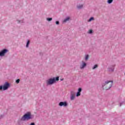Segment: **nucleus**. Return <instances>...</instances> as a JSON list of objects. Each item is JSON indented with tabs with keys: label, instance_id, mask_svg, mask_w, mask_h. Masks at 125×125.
I'll list each match as a JSON object with an SVG mask.
<instances>
[{
	"label": "nucleus",
	"instance_id": "4468645a",
	"mask_svg": "<svg viewBox=\"0 0 125 125\" xmlns=\"http://www.w3.org/2000/svg\"><path fill=\"white\" fill-rule=\"evenodd\" d=\"M29 44H30V41H28L26 44V47H29Z\"/></svg>",
	"mask_w": 125,
	"mask_h": 125
},
{
	"label": "nucleus",
	"instance_id": "9d476101",
	"mask_svg": "<svg viewBox=\"0 0 125 125\" xmlns=\"http://www.w3.org/2000/svg\"><path fill=\"white\" fill-rule=\"evenodd\" d=\"M77 7L79 9H81V8H83V5H79L77 6Z\"/></svg>",
	"mask_w": 125,
	"mask_h": 125
},
{
	"label": "nucleus",
	"instance_id": "9b49d317",
	"mask_svg": "<svg viewBox=\"0 0 125 125\" xmlns=\"http://www.w3.org/2000/svg\"><path fill=\"white\" fill-rule=\"evenodd\" d=\"M98 65L95 64V65H94L92 69L93 70H94L95 69H96V68H98Z\"/></svg>",
	"mask_w": 125,
	"mask_h": 125
},
{
	"label": "nucleus",
	"instance_id": "2eb2a0df",
	"mask_svg": "<svg viewBox=\"0 0 125 125\" xmlns=\"http://www.w3.org/2000/svg\"><path fill=\"white\" fill-rule=\"evenodd\" d=\"M92 20H94V19L93 18V17H92L89 19V22H90V21H92Z\"/></svg>",
	"mask_w": 125,
	"mask_h": 125
},
{
	"label": "nucleus",
	"instance_id": "dca6fc26",
	"mask_svg": "<svg viewBox=\"0 0 125 125\" xmlns=\"http://www.w3.org/2000/svg\"><path fill=\"white\" fill-rule=\"evenodd\" d=\"M20 82V79H18L16 81V83H18Z\"/></svg>",
	"mask_w": 125,
	"mask_h": 125
},
{
	"label": "nucleus",
	"instance_id": "f257e3e1",
	"mask_svg": "<svg viewBox=\"0 0 125 125\" xmlns=\"http://www.w3.org/2000/svg\"><path fill=\"white\" fill-rule=\"evenodd\" d=\"M112 85H113V81H107L103 84V88L107 90L110 89Z\"/></svg>",
	"mask_w": 125,
	"mask_h": 125
},
{
	"label": "nucleus",
	"instance_id": "20e7f679",
	"mask_svg": "<svg viewBox=\"0 0 125 125\" xmlns=\"http://www.w3.org/2000/svg\"><path fill=\"white\" fill-rule=\"evenodd\" d=\"M67 105H68V104L66 102H61L59 103V106H60L61 107H62V106H63V107H66L67 106Z\"/></svg>",
	"mask_w": 125,
	"mask_h": 125
},
{
	"label": "nucleus",
	"instance_id": "6e6552de",
	"mask_svg": "<svg viewBox=\"0 0 125 125\" xmlns=\"http://www.w3.org/2000/svg\"><path fill=\"white\" fill-rule=\"evenodd\" d=\"M69 20H70V17H68L63 21V22L66 23V22L69 21Z\"/></svg>",
	"mask_w": 125,
	"mask_h": 125
},
{
	"label": "nucleus",
	"instance_id": "39448f33",
	"mask_svg": "<svg viewBox=\"0 0 125 125\" xmlns=\"http://www.w3.org/2000/svg\"><path fill=\"white\" fill-rule=\"evenodd\" d=\"M7 52V50L4 49L0 52V56H4L5 53Z\"/></svg>",
	"mask_w": 125,
	"mask_h": 125
},
{
	"label": "nucleus",
	"instance_id": "a211bd4d",
	"mask_svg": "<svg viewBox=\"0 0 125 125\" xmlns=\"http://www.w3.org/2000/svg\"><path fill=\"white\" fill-rule=\"evenodd\" d=\"M78 92H82V88H79L78 89Z\"/></svg>",
	"mask_w": 125,
	"mask_h": 125
},
{
	"label": "nucleus",
	"instance_id": "f03ea898",
	"mask_svg": "<svg viewBox=\"0 0 125 125\" xmlns=\"http://www.w3.org/2000/svg\"><path fill=\"white\" fill-rule=\"evenodd\" d=\"M59 81V77H57L56 78H51L46 81V84L47 85H51L53 84L56 82H58Z\"/></svg>",
	"mask_w": 125,
	"mask_h": 125
},
{
	"label": "nucleus",
	"instance_id": "f3484780",
	"mask_svg": "<svg viewBox=\"0 0 125 125\" xmlns=\"http://www.w3.org/2000/svg\"><path fill=\"white\" fill-rule=\"evenodd\" d=\"M88 55H87L85 58V60H87L88 59Z\"/></svg>",
	"mask_w": 125,
	"mask_h": 125
},
{
	"label": "nucleus",
	"instance_id": "5701e85b",
	"mask_svg": "<svg viewBox=\"0 0 125 125\" xmlns=\"http://www.w3.org/2000/svg\"><path fill=\"white\" fill-rule=\"evenodd\" d=\"M2 89V86H0V90H1Z\"/></svg>",
	"mask_w": 125,
	"mask_h": 125
},
{
	"label": "nucleus",
	"instance_id": "4be33fe9",
	"mask_svg": "<svg viewBox=\"0 0 125 125\" xmlns=\"http://www.w3.org/2000/svg\"><path fill=\"white\" fill-rule=\"evenodd\" d=\"M110 72H114V68H112L111 70H109Z\"/></svg>",
	"mask_w": 125,
	"mask_h": 125
},
{
	"label": "nucleus",
	"instance_id": "ddd939ff",
	"mask_svg": "<svg viewBox=\"0 0 125 125\" xmlns=\"http://www.w3.org/2000/svg\"><path fill=\"white\" fill-rule=\"evenodd\" d=\"M107 2L108 3H112V2H113V0H108Z\"/></svg>",
	"mask_w": 125,
	"mask_h": 125
},
{
	"label": "nucleus",
	"instance_id": "aec40b11",
	"mask_svg": "<svg viewBox=\"0 0 125 125\" xmlns=\"http://www.w3.org/2000/svg\"><path fill=\"white\" fill-rule=\"evenodd\" d=\"M89 34H92V30H90L88 31Z\"/></svg>",
	"mask_w": 125,
	"mask_h": 125
},
{
	"label": "nucleus",
	"instance_id": "f8f14e48",
	"mask_svg": "<svg viewBox=\"0 0 125 125\" xmlns=\"http://www.w3.org/2000/svg\"><path fill=\"white\" fill-rule=\"evenodd\" d=\"M81 96V92H78L77 93V95H76V96L79 97V96Z\"/></svg>",
	"mask_w": 125,
	"mask_h": 125
},
{
	"label": "nucleus",
	"instance_id": "423d86ee",
	"mask_svg": "<svg viewBox=\"0 0 125 125\" xmlns=\"http://www.w3.org/2000/svg\"><path fill=\"white\" fill-rule=\"evenodd\" d=\"M9 86V83H6L3 86V89L4 90H6L7 88H8V87Z\"/></svg>",
	"mask_w": 125,
	"mask_h": 125
},
{
	"label": "nucleus",
	"instance_id": "1a4fd4ad",
	"mask_svg": "<svg viewBox=\"0 0 125 125\" xmlns=\"http://www.w3.org/2000/svg\"><path fill=\"white\" fill-rule=\"evenodd\" d=\"M70 99L71 100H74V99H75V95L74 94L71 95Z\"/></svg>",
	"mask_w": 125,
	"mask_h": 125
},
{
	"label": "nucleus",
	"instance_id": "393cba45",
	"mask_svg": "<svg viewBox=\"0 0 125 125\" xmlns=\"http://www.w3.org/2000/svg\"><path fill=\"white\" fill-rule=\"evenodd\" d=\"M62 80H63V79H62V80H61V81H62Z\"/></svg>",
	"mask_w": 125,
	"mask_h": 125
},
{
	"label": "nucleus",
	"instance_id": "7ed1b4c3",
	"mask_svg": "<svg viewBox=\"0 0 125 125\" xmlns=\"http://www.w3.org/2000/svg\"><path fill=\"white\" fill-rule=\"evenodd\" d=\"M32 119V115L30 112H27L26 114L24 115L21 118V121H28Z\"/></svg>",
	"mask_w": 125,
	"mask_h": 125
},
{
	"label": "nucleus",
	"instance_id": "0eeeda50",
	"mask_svg": "<svg viewBox=\"0 0 125 125\" xmlns=\"http://www.w3.org/2000/svg\"><path fill=\"white\" fill-rule=\"evenodd\" d=\"M86 66V63L83 61L82 63L80 65V69H83Z\"/></svg>",
	"mask_w": 125,
	"mask_h": 125
},
{
	"label": "nucleus",
	"instance_id": "412c9836",
	"mask_svg": "<svg viewBox=\"0 0 125 125\" xmlns=\"http://www.w3.org/2000/svg\"><path fill=\"white\" fill-rule=\"evenodd\" d=\"M56 25H59V21H56Z\"/></svg>",
	"mask_w": 125,
	"mask_h": 125
},
{
	"label": "nucleus",
	"instance_id": "6ab92c4d",
	"mask_svg": "<svg viewBox=\"0 0 125 125\" xmlns=\"http://www.w3.org/2000/svg\"><path fill=\"white\" fill-rule=\"evenodd\" d=\"M47 21H51L52 20V18H48L47 19Z\"/></svg>",
	"mask_w": 125,
	"mask_h": 125
},
{
	"label": "nucleus",
	"instance_id": "b1692460",
	"mask_svg": "<svg viewBox=\"0 0 125 125\" xmlns=\"http://www.w3.org/2000/svg\"><path fill=\"white\" fill-rule=\"evenodd\" d=\"M30 125H35V123H31Z\"/></svg>",
	"mask_w": 125,
	"mask_h": 125
}]
</instances>
